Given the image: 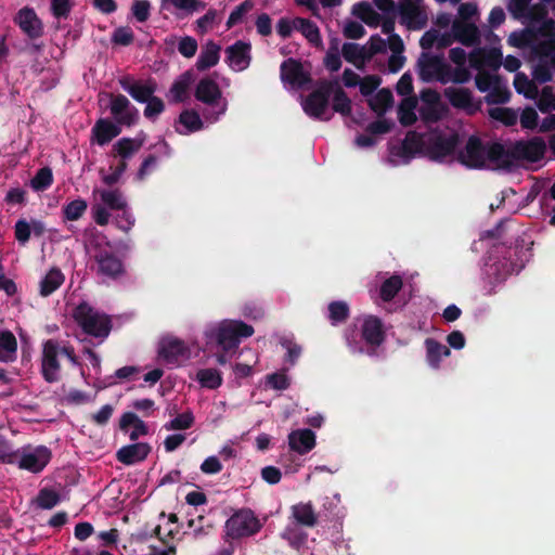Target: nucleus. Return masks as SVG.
I'll return each mask as SVG.
<instances>
[{
  "label": "nucleus",
  "mask_w": 555,
  "mask_h": 555,
  "mask_svg": "<svg viewBox=\"0 0 555 555\" xmlns=\"http://www.w3.org/2000/svg\"><path fill=\"white\" fill-rule=\"evenodd\" d=\"M514 220L513 218H502L494 229L488 230V240H496L500 247L502 258H495L493 260L492 253L489 255V275H493L496 282L505 280L508 273L514 270L512 260L511 245L513 244V231Z\"/></svg>",
  "instance_id": "obj_1"
},
{
  "label": "nucleus",
  "mask_w": 555,
  "mask_h": 555,
  "mask_svg": "<svg viewBox=\"0 0 555 555\" xmlns=\"http://www.w3.org/2000/svg\"><path fill=\"white\" fill-rule=\"evenodd\" d=\"M94 203L91 212L93 220L99 225H106L111 219L109 210H125L128 207L122 192L118 189H94Z\"/></svg>",
  "instance_id": "obj_2"
},
{
  "label": "nucleus",
  "mask_w": 555,
  "mask_h": 555,
  "mask_svg": "<svg viewBox=\"0 0 555 555\" xmlns=\"http://www.w3.org/2000/svg\"><path fill=\"white\" fill-rule=\"evenodd\" d=\"M62 356H66L72 363L77 364V359L72 348L61 347L53 339H49L43 343L41 356V373L46 382L55 383L60 380V359Z\"/></svg>",
  "instance_id": "obj_3"
},
{
  "label": "nucleus",
  "mask_w": 555,
  "mask_h": 555,
  "mask_svg": "<svg viewBox=\"0 0 555 555\" xmlns=\"http://www.w3.org/2000/svg\"><path fill=\"white\" fill-rule=\"evenodd\" d=\"M73 318L85 333L94 337L105 338L112 328L109 318L87 302L78 305L73 310Z\"/></svg>",
  "instance_id": "obj_4"
},
{
  "label": "nucleus",
  "mask_w": 555,
  "mask_h": 555,
  "mask_svg": "<svg viewBox=\"0 0 555 555\" xmlns=\"http://www.w3.org/2000/svg\"><path fill=\"white\" fill-rule=\"evenodd\" d=\"M253 334L254 327L240 320H223L208 333L225 351L236 349L241 338L250 337Z\"/></svg>",
  "instance_id": "obj_5"
},
{
  "label": "nucleus",
  "mask_w": 555,
  "mask_h": 555,
  "mask_svg": "<svg viewBox=\"0 0 555 555\" xmlns=\"http://www.w3.org/2000/svg\"><path fill=\"white\" fill-rule=\"evenodd\" d=\"M12 457L9 464H15L20 469L38 474L50 462L51 451L44 446L27 444L13 451Z\"/></svg>",
  "instance_id": "obj_6"
},
{
  "label": "nucleus",
  "mask_w": 555,
  "mask_h": 555,
  "mask_svg": "<svg viewBox=\"0 0 555 555\" xmlns=\"http://www.w3.org/2000/svg\"><path fill=\"white\" fill-rule=\"evenodd\" d=\"M335 87H337V80L321 81L318 88L302 101L305 113L313 118L328 120L332 117L328 98Z\"/></svg>",
  "instance_id": "obj_7"
},
{
  "label": "nucleus",
  "mask_w": 555,
  "mask_h": 555,
  "mask_svg": "<svg viewBox=\"0 0 555 555\" xmlns=\"http://www.w3.org/2000/svg\"><path fill=\"white\" fill-rule=\"evenodd\" d=\"M400 23L410 30H420L428 23L424 0H401L398 4Z\"/></svg>",
  "instance_id": "obj_8"
},
{
  "label": "nucleus",
  "mask_w": 555,
  "mask_h": 555,
  "mask_svg": "<svg viewBox=\"0 0 555 555\" xmlns=\"http://www.w3.org/2000/svg\"><path fill=\"white\" fill-rule=\"evenodd\" d=\"M503 55L499 48H488V103H505L511 96L508 88H500L499 76L492 74L499 69Z\"/></svg>",
  "instance_id": "obj_9"
},
{
  "label": "nucleus",
  "mask_w": 555,
  "mask_h": 555,
  "mask_svg": "<svg viewBox=\"0 0 555 555\" xmlns=\"http://www.w3.org/2000/svg\"><path fill=\"white\" fill-rule=\"evenodd\" d=\"M217 76V73H214L211 76L202 78L195 89V98L211 106H218L219 111L217 115L214 116L212 120H217L218 117L225 113L228 108V103L222 99V92L219 88L216 79L214 77Z\"/></svg>",
  "instance_id": "obj_10"
},
{
  "label": "nucleus",
  "mask_w": 555,
  "mask_h": 555,
  "mask_svg": "<svg viewBox=\"0 0 555 555\" xmlns=\"http://www.w3.org/2000/svg\"><path fill=\"white\" fill-rule=\"evenodd\" d=\"M159 357L170 364H181L191 358V348L181 339L167 336L159 343Z\"/></svg>",
  "instance_id": "obj_11"
},
{
  "label": "nucleus",
  "mask_w": 555,
  "mask_h": 555,
  "mask_svg": "<svg viewBox=\"0 0 555 555\" xmlns=\"http://www.w3.org/2000/svg\"><path fill=\"white\" fill-rule=\"evenodd\" d=\"M109 109L117 125L132 126L139 118L138 109L122 94H108Z\"/></svg>",
  "instance_id": "obj_12"
},
{
  "label": "nucleus",
  "mask_w": 555,
  "mask_h": 555,
  "mask_svg": "<svg viewBox=\"0 0 555 555\" xmlns=\"http://www.w3.org/2000/svg\"><path fill=\"white\" fill-rule=\"evenodd\" d=\"M546 152L545 140L540 137L530 138L529 140H518L513 145L512 155L517 159H527L528 162H539Z\"/></svg>",
  "instance_id": "obj_13"
},
{
  "label": "nucleus",
  "mask_w": 555,
  "mask_h": 555,
  "mask_svg": "<svg viewBox=\"0 0 555 555\" xmlns=\"http://www.w3.org/2000/svg\"><path fill=\"white\" fill-rule=\"evenodd\" d=\"M227 526L233 537L251 535L260 529L258 519L248 511H242L233 515L228 520Z\"/></svg>",
  "instance_id": "obj_14"
},
{
  "label": "nucleus",
  "mask_w": 555,
  "mask_h": 555,
  "mask_svg": "<svg viewBox=\"0 0 555 555\" xmlns=\"http://www.w3.org/2000/svg\"><path fill=\"white\" fill-rule=\"evenodd\" d=\"M421 117L427 122L442 119L447 114V107L440 102L439 95L434 91L422 93Z\"/></svg>",
  "instance_id": "obj_15"
},
{
  "label": "nucleus",
  "mask_w": 555,
  "mask_h": 555,
  "mask_svg": "<svg viewBox=\"0 0 555 555\" xmlns=\"http://www.w3.org/2000/svg\"><path fill=\"white\" fill-rule=\"evenodd\" d=\"M459 160L468 168H481L486 163V156L480 139L470 137L465 149L459 153Z\"/></svg>",
  "instance_id": "obj_16"
},
{
  "label": "nucleus",
  "mask_w": 555,
  "mask_h": 555,
  "mask_svg": "<svg viewBox=\"0 0 555 555\" xmlns=\"http://www.w3.org/2000/svg\"><path fill=\"white\" fill-rule=\"evenodd\" d=\"M227 63L235 72L246 69L250 64V44L243 41H236L225 49Z\"/></svg>",
  "instance_id": "obj_17"
},
{
  "label": "nucleus",
  "mask_w": 555,
  "mask_h": 555,
  "mask_svg": "<svg viewBox=\"0 0 555 555\" xmlns=\"http://www.w3.org/2000/svg\"><path fill=\"white\" fill-rule=\"evenodd\" d=\"M457 142L459 135L454 130H451L446 134H433L430 139V151L433 157L440 159L450 155L454 151Z\"/></svg>",
  "instance_id": "obj_18"
},
{
  "label": "nucleus",
  "mask_w": 555,
  "mask_h": 555,
  "mask_svg": "<svg viewBox=\"0 0 555 555\" xmlns=\"http://www.w3.org/2000/svg\"><path fill=\"white\" fill-rule=\"evenodd\" d=\"M452 29L456 41L462 44L473 47L480 43V30L474 22L453 20Z\"/></svg>",
  "instance_id": "obj_19"
},
{
  "label": "nucleus",
  "mask_w": 555,
  "mask_h": 555,
  "mask_svg": "<svg viewBox=\"0 0 555 555\" xmlns=\"http://www.w3.org/2000/svg\"><path fill=\"white\" fill-rule=\"evenodd\" d=\"M119 133L120 128L117 124H114L112 120L106 118H100L91 130V143H96L103 146Z\"/></svg>",
  "instance_id": "obj_20"
},
{
  "label": "nucleus",
  "mask_w": 555,
  "mask_h": 555,
  "mask_svg": "<svg viewBox=\"0 0 555 555\" xmlns=\"http://www.w3.org/2000/svg\"><path fill=\"white\" fill-rule=\"evenodd\" d=\"M151 452V447L146 442H139L120 448L117 453V460L125 465H133L144 461Z\"/></svg>",
  "instance_id": "obj_21"
},
{
  "label": "nucleus",
  "mask_w": 555,
  "mask_h": 555,
  "mask_svg": "<svg viewBox=\"0 0 555 555\" xmlns=\"http://www.w3.org/2000/svg\"><path fill=\"white\" fill-rule=\"evenodd\" d=\"M456 41L455 34L451 28V31L441 33L439 29H429L421 38L420 44L423 49H444L450 47Z\"/></svg>",
  "instance_id": "obj_22"
},
{
  "label": "nucleus",
  "mask_w": 555,
  "mask_h": 555,
  "mask_svg": "<svg viewBox=\"0 0 555 555\" xmlns=\"http://www.w3.org/2000/svg\"><path fill=\"white\" fill-rule=\"evenodd\" d=\"M420 76L425 81L442 80V70L444 67L442 59L424 54L418 62Z\"/></svg>",
  "instance_id": "obj_23"
},
{
  "label": "nucleus",
  "mask_w": 555,
  "mask_h": 555,
  "mask_svg": "<svg viewBox=\"0 0 555 555\" xmlns=\"http://www.w3.org/2000/svg\"><path fill=\"white\" fill-rule=\"evenodd\" d=\"M21 29L30 38H37L42 34V23L31 9H22L15 18Z\"/></svg>",
  "instance_id": "obj_24"
},
{
  "label": "nucleus",
  "mask_w": 555,
  "mask_h": 555,
  "mask_svg": "<svg viewBox=\"0 0 555 555\" xmlns=\"http://www.w3.org/2000/svg\"><path fill=\"white\" fill-rule=\"evenodd\" d=\"M288 444L293 451L299 454L308 453L315 446V435L310 429L293 430L288 435Z\"/></svg>",
  "instance_id": "obj_25"
},
{
  "label": "nucleus",
  "mask_w": 555,
  "mask_h": 555,
  "mask_svg": "<svg viewBox=\"0 0 555 555\" xmlns=\"http://www.w3.org/2000/svg\"><path fill=\"white\" fill-rule=\"evenodd\" d=\"M98 273L107 278H116L122 272L121 261L112 253L100 251L94 255Z\"/></svg>",
  "instance_id": "obj_26"
},
{
  "label": "nucleus",
  "mask_w": 555,
  "mask_h": 555,
  "mask_svg": "<svg viewBox=\"0 0 555 555\" xmlns=\"http://www.w3.org/2000/svg\"><path fill=\"white\" fill-rule=\"evenodd\" d=\"M281 78L285 83L296 88L304 86L308 80L301 65L292 59L282 64Z\"/></svg>",
  "instance_id": "obj_27"
},
{
  "label": "nucleus",
  "mask_w": 555,
  "mask_h": 555,
  "mask_svg": "<svg viewBox=\"0 0 555 555\" xmlns=\"http://www.w3.org/2000/svg\"><path fill=\"white\" fill-rule=\"evenodd\" d=\"M220 51L221 47L214 42L212 40H208L201 50V53L196 61V68L199 72L207 70L214 66H216L220 60Z\"/></svg>",
  "instance_id": "obj_28"
},
{
  "label": "nucleus",
  "mask_w": 555,
  "mask_h": 555,
  "mask_svg": "<svg viewBox=\"0 0 555 555\" xmlns=\"http://www.w3.org/2000/svg\"><path fill=\"white\" fill-rule=\"evenodd\" d=\"M341 55L359 69L364 68L366 62L370 61L365 44L346 42L341 46Z\"/></svg>",
  "instance_id": "obj_29"
},
{
  "label": "nucleus",
  "mask_w": 555,
  "mask_h": 555,
  "mask_svg": "<svg viewBox=\"0 0 555 555\" xmlns=\"http://www.w3.org/2000/svg\"><path fill=\"white\" fill-rule=\"evenodd\" d=\"M469 68L477 72L476 86L481 91H486V50L483 48L474 49L468 55Z\"/></svg>",
  "instance_id": "obj_30"
},
{
  "label": "nucleus",
  "mask_w": 555,
  "mask_h": 555,
  "mask_svg": "<svg viewBox=\"0 0 555 555\" xmlns=\"http://www.w3.org/2000/svg\"><path fill=\"white\" fill-rule=\"evenodd\" d=\"M362 337L370 345H380L384 340L382 321L373 315L366 317L362 324Z\"/></svg>",
  "instance_id": "obj_31"
},
{
  "label": "nucleus",
  "mask_w": 555,
  "mask_h": 555,
  "mask_svg": "<svg viewBox=\"0 0 555 555\" xmlns=\"http://www.w3.org/2000/svg\"><path fill=\"white\" fill-rule=\"evenodd\" d=\"M194 82V75L191 70L182 73L172 83L168 98L172 102H182L188 98V92Z\"/></svg>",
  "instance_id": "obj_32"
},
{
  "label": "nucleus",
  "mask_w": 555,
  "mask_h": 555,
  "mask_svg": "<svg viewBox=\"0 0 555 555\" xmlns=\"http://www.w3.org/2000/svg\"><path fill=\"white\" fill-rule=\"evenodd\" d=\"M446 96L455 107L466 109L469 113L476 109L472 93L466 89L449 88L446 90Z\"/></svg>",
  "instance_id": "obj_33"
},
{
  "label": "nucleus",
  "mask_w": 555,
  "mask_h": 555,
  "mask_svg": "<svg viewBox=\"0 0 555 555\" xmlns=\"http://www.w3.org/2000/svg\"><path fill=\"white\" fill-rule=\"evenodd\" d=\"M295 30L300 31L305 38L314 47H322V38L319 27L311 21L296 17L294 18Z\"/></svg>",
  "instance_id": "obj_34"
},
{
  "label": "nucleus",
  "mask_w": 555,
  "mask_h": 555,
  "mask_svg": "<svg viewBox=\"0 0 555 555\" xmlns=\"http://www.w3.org/2000/svg\"><path fill=\"white\" fill-rule=\"evenodd\" d=\"M352 14L369 27L376 28L382 22V15L367 2L354 4L352 8Z\"/></svg>",
  "instance_id": "obj_35"
},
{
  "label": "nucleus",
  "mask_w": 555,
  "mask_h": 555,
  "mask_svg": "<svg viewBox=\"0 0 555 555\" xmlns=\"http://www.w3.org/2000/svg\"><path fill=\"white\" fill-rule=\"evenodd\" d=\"M292 516L295 521L306 527H314L318 516L311 503H298L292 506Z\"/></svg>",
  "instance_id": "obj_36"
},
{
  "label": "nucleus",
  "mask_w": 555,
  "mask_h": 555,
  "mask_svg": "<svg viewBox=\"0 0 555 555\" xmlns=\"http://www.w3.org/2000/svg\"><path fill=\"white\" fill-rule=\"evenodd\" d=\"M144 144V138H122L113 145V151L122 159L126 160L132 157Z\"/></svg>",
  "instance_id": "obj_37"
},
{
  "label": "nucleus",
  "mask_w": 555,
  "mask_h": 555,
  "mask_svg": "<svg viewBox=\"0 0 555 555\" xmlns=\"http://www.w3.org/2000/svg\"><path fill=\"white\" fill-rule=\"evenodd\" d=\"M388 46L389 50L392 52L388 61V66L392 73H396L403 66L404 63V57L402 56L404 49L403 41L400 36H393L388 41Z\"/></svg>",
  "instance_id": "obj_38"
},
{
  "label": "nucleus",
  "mask_w": 555,
  "mask_h": 555,
  "mask_svg": "<svg viewBox=\"0 0 555 555\" xmlns=\"http://www.w3.org/2000/svg\"><path fill=\"white\" fill-rule=\"evenodd\" d=\"M425 345L427 349V360L433 367H438L441 359L450 356L449 348L435 339H426Z\"/></svg>",
  "instance_id": "obj_39"
},
{
  "label": "nucleus",
  "mask_w": 555,
  "mask_h": 555,
  "mask_svg": "<svg viewBox=\"0 0 555 555\" xmlns=\"http://www.w3.org/2000/svg\"><path fill=\"white\" fill-rule=\"evenodd\" d=\"M514 87L518 93H522L526 98H537V95H539V89L534 82V78L530 80L524 72H517L514 75Z\"/></svg>",
  "instance_id": "obj_40"
},
{
  "label": "nucleus",
  "mask_w": 555,
  "mask_h": 555,
  "mask_svg": "<svg viewBox=\"0 0 555 555\" xmlns=\"http://www.w3.org/2000/svg\"><path fill=\"white\" fill-rule=\"evenodd\" d=\"M64 282V275L59 269H51L40 282V294L49 296Z\"/></svg>",
  "instance_id": "obj_41"
},
{
  "label": "nucleus",
  "mask_w": 555,
  "mask_h": 555,
  "mask_svg": "<svg viewBox=\"0 0 555 555\" xmlns=\"http://www.w3.org/2000/svg\"><path fill=\"white\" fill-rule=\"evenodd\" d=\"M17 348L15 336L9 332H0V361L13 360Z\"/></svg>",
  "instance_id": "obj_42"
},
{
  "label": "nucleus",
  "mask_w": 555,
  "mask_h": 555,
  "mask_svg": "<svg viewBox=\"0 0 555 555\" xmlns=\"http://www.w3.org/2000/svg\"><path fill=\"white\" fill-rule=\"evenodd\" d=\"M341 48L339 46V40L337 38H333L330 41L328 50L324 57V65L331 72H337L341 67Z\"/></svg>",
  "instance_id": "obj_43"
},
{
  "label": "nucleus",
  "mask_w": 555,
  "mask_h": 555,
  "mask_svg": "<svg viewBox=\"0 0 555 555\" xmlns=\"http://www.w3.org/2000/svg\"><path fill=\"white\" fill-rule=\"evenodd\" d=\"M156 85L153 81L140 82L127 88V92L138 102L145 103L154 94Z\"/></svg>",
  "instance_id": "obj_44"
},
{
  "label": "nucleus",
  "mask_w": 555,
  "mask_h": 555,
  "mask_svg": "<svg viewBox=\"0 0 555 555\" xmlns=\"http://www.w3.org/2000/svg\"><path fill=\"white\" fill-rule=\"evenodd\" d=\"M88 204L82 198H76L63 207V216L65 220L76 221L80 219L87 211Z\"/></svg>",
  "instance_id": "obj_45"
},
{
  "label": "nucleus",
  "mask_w": 555,
  "mask_h": 555,
  "mask_svg": "<svg viewBox=\"0 0 555 555\" xmlns=\"http://www.w3.org/2000/svg\"><path fill=\"white\" fill-rule=\"evenodd\" d=\"M416 100L413 98L404 99L399 106V120L404 126H410L416 120L415 108Z\"/></svg>",
  "instance_id": "obj_46"
},
{
  "label": "nucleus",
  "mask_w": 555,
  "mask_h": 555,
  "mask_svg": "<svg viewBox=\"0 0 555 555\" xmlns=\"http://www.w3.org/2000/svg\"><path fill=\"white\" fill-rule=\"evenodd\" d=\"M60 501V495L56 491L43 488L39 491L38 495L34 500V503L42 509L53 508Z\"/></svg>",
  "instance_id": "obj_47"
},
{
  "label": "nucleus",
  "mask_w": 555,
  "mask_h": 555,
  "mask_svg": "<svg viewBox=\"0 0 555 555\" xmlns=\"http://www.w3.org/2000/svg\"><path fill=\"white\" fill-rule=\"evenodd\" d=\"M220 21V14L216 10L210 9L206 12V14L196 21V31L201 35H204L211 30L217 24H219Z\"/></svg>",
  "instance_id": "obj_48"
},
{
  "label": "nucleus",
  "mask_w": 555,
  "mask_h": 555,
  "mask_svg": "<svg viewBox=\"0 0 555 555\" xmlns=\"http://www.w3.org/2000/svg\"><path fill=\"white\" fill-rule=\"evenodd\" d=\"M392 104V93L389 90L382 89L370 99V106L378 114L384 113Z\"/></svg>",
  "instance_id": "obj_49"
},
{
  "label": "nucleus",
  "mask_w": 555,
  "mask_h": 555,
  "mask_svg": "<svg viewBox=\"0 0 555 555\" xmlns=\"http://www.w3.org/2000/svg\"><path fill=\"white\" fill-rule=\"evenodd\" d=\"M333 98V109L341 115H348L351 112V102L341 90L339 85L332 91Z\"/></svg>",
  "instance_id": "obj_50"
},
{
  "label": "nucleus",
  "mask_w": 555,
  "mask_h": 555,
  "mask_svg": "<svg viewBox=\"0 0 555 555\" xmlns=\"http://www.w3.org/2000/svg\"><path fill=\"white\" fill-rule=\"evenodd\" d=\"M402 287V280L399 275L387 279L380 287V297L384 301L391 300Z\"/></svg>",
  "instance_id": "obj_51"
},
{
  "label": "nucleus",
  "mask_w": 555,
  "mask_h": 555,
  "mask_svg": "<svg viewBox=\"0 0 555 555\" xmlns=\"http://www.w3.org/2000/svg\"><path fill=\"white\" fill-rule=\"evenodd\" d=\"M197 379L202 386L210 389L218 388L222 382L220 373L215 369H205L198 371Z\"/></svg>",
  "instance_id": "obj_52"
},
{
  "label": "nucleus",
  "mask_w": 555,
  "mask_h": 555,
  "mask_svg": "<svg viewBox=\"0 0 555 555\" xmlns=\"http://www.w3.org/2000/svg\"><path fill=\"white\" fill-rule=\"evenodd\" d=\"M163 3L188 13L198 12L206 8V3L201 0H163Z\"/></svg>",
  "instance_id": "obj_53"
},
{
  "label": "nucleus",
  "mask_w": 555,
  "mask_h": 555,
  "mask_svg": "<svg viewBox=\"0 0 555 555\" xmlns=\"http://www.w3.org/2000/svg\"><path fill=\"white\" fill-rule=\"evenodd\" d=\"M488 115L505 125H515L518 121V112L513 108H489Z\"/></svg>",
  "instance_id": "obj_54"
},
{
  "label": "nucleus",
  "mask_w": 555,
  "mask_h": 555,
  "mask_svg": "<svg viewBox=\"0 0 555 555\" xmlns=\"http://www.w3.org/2000/svg\"><path fill=\"white\" fill-rule=\"evenodd\" d=\"M538 107L542 113H548L555 109V92L552 86H544L538 99Z\"/></svg>",
  "instance_id": "obj_55"
},
{
  "label": "nucleus",
  "mask_w": 555,
  "mask_h": 555,
  "mask_svg": "<svg viewBox=\"0 0 555 555\" xmlns=\"http://www.w3.org/2000/svg\"><path fill=\"white\" fill-rule=\"evenodd\" d=\"M179 121L185 127L188 132H194L203 128V121L199 115L194 111H185L181 113Z\"/></svg>",
  "instance_id": "obj_56"
},
{
  "label": "nucleus",
  "mask_w": 555,
  "mask_h": 555,
  "mask_svg": "<svg viewBox=\"0 0 555 555\" xmlns=\"http://www.w3.org/2000/svg\"><path fill=\"white\" fill-rule=\"evenodd\" d=\"M330 319L333 324L344 322L349 317V307L345 301H333L328 306Z\"/></svg>",
  "instance_id": "obj_57"
},
{
  "label": "nucleus",
  "mask_w": 555,
  "mask_h": 555,
  "mask_svg": "<svg viewBox=\"0 0 555 555\" xmlns=\"http://www.w3.org/2000/svg\"><path fill=\"white\" fill-rule=\"evenodd\" d=\"M53 176L50 168L40 169L31 179L30 185L36 191H42L52 184Z\"/></svg>",
  "instance_id": "obj_58"
},
{
  "label": "nucleus",
  "mask_w": 555,
  "mask_h": 555,
  "mask_svg": "<svg viewBox=\"0 0 555 555\" xmlns=\"http://www.w3.org/2000/svg\"><path fill=\"white\" fill-rule=\"evenodd\" d=\"M254 8V3L250 0H246L243 3H241L238 7H236L232 13L230 14L227 26L228 28H231L240 23L243 22L244 16L251 11Z\"/></svg>",
  "instance_id": "obj_59"
},
{
  "label": "nucleus",
  "mask_w": 555,
  "mask_h": 555,
  "mask_svg": "<svg viewBox=\"0 0 555 555\" xmlns=\"http://www.w3.org/2000/svg\"><path fill=\"white\" fill-rule=\"evenodd\" d=\"M365 48L371 60L374 55L385 53L389 49L388 39L385 40L380 36L374 35L365 43Z\"/></svg>",
  "instance_id": "obj_60"
},
{
  "label": "nucleus",
  "mask_w": 555,
  "mask_h": 555,
  "mask_svg": "<svg viewBox=\"0 0 555 555\" xmlns=\"http://www.w3.org/2000/svg\"><path fill=\"white\" fill-rule=\"evenodd\" d=\"M194 417L191 412H185L178 415L172 421L165 425L167 430H182L188 429L193 425Z\"/></svg>",
  "instance_id": "obj_61"
},
{
  "label": "nucleus",
  "mask_w": 555,
  "mask_h": 555,
  "mask_svg": "<svg viewBox=\"0 0 555 555\" xmlns=\"http://www.w3.org/2000/svg\"><path fill=\"white\" fill-rule=\"evenodd\" d=\"M533 81H539L540 83H546V81H551L553 74L548 62H539L535 64L532 70Z\"/></svg>",
  "instance_id": "obj_62"
},
{
  "label": "nucleus",
  "mask_w": 555,
  "mask_h": 555,
  "mask_svg": "<svg viewBox=\"0 0 555 555\" xmlns=\"http://www.w3.org/2000/svg\"><path fill=\"white\" fill-rule=\"evenodd\" d=\"M73 7V0H51V12L56 18H67Z\"/></svg>",
  "instance_id": "obj_63"
},
{
  "label": "nucleus",
  "mask_w": 555,
  "mask_h": 555,
  "mask_svg": "<svg viewBox=\"0 0 555 555\" xmlns=\"http://www.w3.org/2000/svg\"><path fill=\"white\" fill-rule=\"evenodd\" d=\"M197 41L190 37L185 36L180 39L178 43V51L184 56V57H193L196 54L197 51Z\"/></svg>",
  "instance_id": "obj_64"
}]
</instances>
